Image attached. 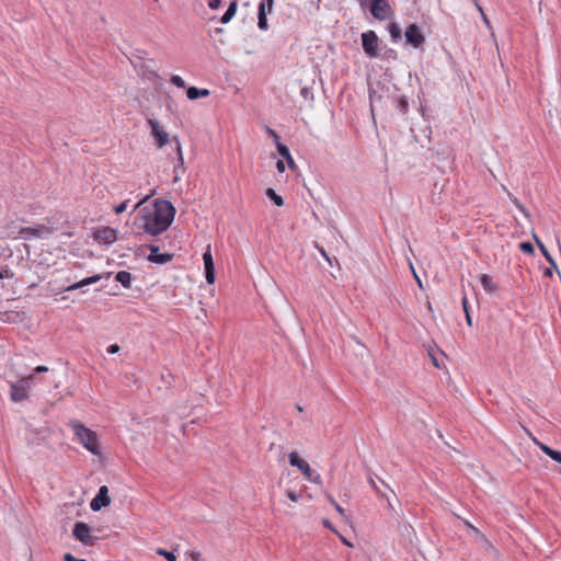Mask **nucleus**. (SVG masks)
<instances>
[{
    "label": "nucleus",
    "mask_w": 561,
    "mask_h": 561,
    "mask_svg": "<svg viewBox=\"0 0 561 561\" xmlns=\"http://www.w3.org/2000/svg\"><path fill=\"white\" fill-rule=\"evenodd\" d=\"M76 438L93 455H100V445L98 435L94 431L88 428L79 421H71L69 423Z\"/></svg>",
    "instance_id": "nucleus-2"
},
{
    "label": "nucleus",
    "mask_w": 561,
    "mask_h": 561,
    "mask_svg": "<svg viewBox=\"0 0 561 561\" xmlns=\"http://www.w3.org/2000/svg\"><path fill=\"white\" fill-rule=\"evenodd\" d=\"M404 36H405L407 43L412 45L415 48L422 46L425 42V37L422 34L420 27L414 23L410 24L405 28Z\"/></svg>",
    "instance_id": "nucleus-9"
},
{
    "label": "nucleus",
    "mask_w": 561,
    "mask_h": 561,
    "mask_svg": "<svg viewBox=\"0 0 561 561\" xmlns=\"http://www.w3.org/2000/svg\"><path fill=\"white\" fill-rule=\"evenodd\" d=\"M149 249H150V253L148 255V260L152 263L165 264L173 259V254L160 253L159 247H157V245H150Z\"/></svg>",
    "instance_id": "nucleus-13"
},
{
    "label": "nucleus",
    "mask_w": 561,
    "mask_h": 561,
    "mask_svg": "<svg viewBox=\"0 0 561 561\" xmlns=\"http://www.w3.org/2000/svg\"><path fill=\"white\" fill-rule=\"evenodd\" d=\"M13 272L7 266H0V279H9L13 277Z\"/></svg>",
    "instance_id": "nucleus-31"
},
{
    "label": "nucleus",
    "mask_w": 561,
    "mask_h": 561,
    "mask_svg": "<svg viewBox=\"0 0 561 561\" xmlns=\"http://www.w3.org/2000/svg\"><path fill=\"white\" fill-rule=\"evenodd\" d=\"M480 282H481L483 289L486 293H490V294L495 293L499 288L497 285L492 280V278L486 274L481 275Z\"/></svg>",
    "instance_id": "nucleus-19"
},
{
    "label": "nucleus",
    "mask_w": 561,
    "mask_h": 561,
    "mask_svg": "<svg viewBox=\"0 0 561 561\" xmlns=\"http://www.w3.org/2000/svg\"><path fill=\"white\" fill-rule=\"evenodd\" d=\"M115 279L121 283L125 288H129L131 285L133 276L127 271H121L116 274Z\"/></svg>",
    "instance_id": "nucleus-21"
},
{
    "label": "nucleus",
    "mask_w": 561,
    "mask_h": 561,
    "mask_svg": "<svg viewBox=\"0 0 561 561\" xmlns=\"http://www.w3.org/2000/svg\"><path fill=\"white\" fill-rule=\"evenodd\" d=\"M127 204H128V201H124L122 202L119 205H117L115 208H114V211L116 214H122L124 213L126 209H127Z\"/></svg>",
    "instance_id": "nucleus-36"
},
{
    "label": "nucleus",
    "mask_w": 561,
    "mask_h": 561,
    "mask_svg": "<svg viewBox=\"0 0 561 561\" xmlns=\"http://www.w3.org/2000/svg\"><path fill=\"white\" fill-rule=\"evenodd\" d=\"M370 13L375 19L383 21L393 15V10L391 9L388 0H373L370 4Z\"/></svg>",
    "instance_id": "nucleus-8"
},
{
    "label": "nucleus",
    "mask_w": 561,
    "mask_h": 561,
    "mask_svg": "<svg viewBox=\"0 0 561 561\" xmlns=\"http://www.w3.org/2000/svg\"><path fill=\"white\" fill-rule=\"evenodd\" d=\"M533 238H534L537 247L539 248L540 252L542 253V255L550 263V265L557 270L558 274L560 275V271L558 270L557 263H556L554 259L551 256V254L548 251V249L546 248V245L543 244V242L538 238V236L536 233H533Z\"/></svg>",
    "instance_id": "nucleus-15"
},
{
    "label": "nucleus",
    "mask_w": 561,
    "mask_h": 561,
    "mask_svg": "<svg viewBox=\"0 0 561 561\" xmlns=\"http://www.w3.org/2000/svg\"><path fill=\"white\" fill-rule=\"evenodd\" d=\"M553 270H556V268H554V267H552V266H550V267L546 268V270L543 271V276H545V277H550V278H551V277L553 276Z\"/></svg>",
    "instance_id": "nucleus-46"
},
{
    "label": "nucleus",
    "mask_w": 561,
    "mask_h": 561,
    "mask_svg": "<svg viewBox=\"0 0 561 561\" xmlns=\"http://www.w3.org/2000/svg\"><path fill=\"white\" fill-rule=\"evenodd\" d=\"M466 321L469 325H472V320L469 312L466 313Z\"/></svg>",
    "instance_id": "nucleus-55"
},
{
    "label": "nucleus",
    "mask_w": 561,
    "mask_h": 561,
    "mask_svg": "<svg viewBox=\"0 0 561 561\" xmlns=\"http://www.w3.org/2000/svg\"><path fill=\"white\" fill-rule=\"evenodd\" d=\"M519 249H520L522 252L527 253V254H534L535 253L534 245L530 242H522V243H519Z\"/></svg>",
    "instance_id": "nucleus-28"
},
{
    "label": "nucleus",
    "mask_w": 561,
    "mask_h": 561,
    "mask_svg": "<svg viewBox=\"0 0 561 561\" xmlns=\"http://www.w3.org/2000/svg\"><path fill=\"white\" fill-rule=\"evenodd\" d=\"M471 1H472V3L476 5V8L478 9V11L481 13V15H482V18H483L484 22H485V23H489V21H488V19H486V15L484 14V12H483V10H482V8H481L480 3H479V0H471Z\"/></svg>",
    "instance_id": "nucleus-38"
},
{
    "label": "nucleus",
    "mask_w": 561,
    "mask_h": 561,
    "mask_svg": "<svg viewBox=\"0 0 561 561\" xmlns=\"http://www.w3.org/2000/svg\"><path fill=\"white\" fill-rule=\"evenodd\" d=\"M221 5V0H208V7L211 10H217Z\"/></svg>",
    "instance_id": "nucleus-40"
},
{
    "label": "nucleus",
    "mask_w": 561,
    "mask_h": 561,
    "mask_svg": "<svg viewBox=\"0 0 561 561\" xmlns=\"http://www.w3.org/2000/svg\"><path fill=\"white\" fill-rule=\"evenodd\" d=\"M73 537L85 546H93L98 537L91 535V529L88 524L77 522L72 529Z\"/></svg>",
    "instance_id": "nucleus-5"
},
{
    "label": "nucleus",
    "mask_w": 561,
    "mask_h": 561,
    "mask_svg": "<svg viewBox=\"0 0 561 561\" xmlns=\"http://www.w3.org/2000/svg\"><path fill=\"white\" fill-rule=\"evenodd\" d=\"M210 94L208 89H198V98H206Z\"/></svg>",
    "instance_id": "nucleus-45"
},
{
    "label": "nucleus",
    "mask_w": 561,
    "mask_h": 561,
    "mask_svg": "<svg viewBox=\"0 0 561 561\" xmlns=\"http://www.w3.org/2000/svg\"><path fill=\"white\" fill-rule=\"evenodd\" d=\"M286 495L293 502H297L299 500V495L295 491H293V490H288L286 492Z\"/></svg>",
    "instance_id": "nucleus-39"
},
{
    "label": "nucleus",
    "mask_w": 561,
    "mask_h": 561,
    "mask_svg": "<svg viewBox=\"0 0 561 561\" xmlns=\"http://www.w3.org/2000/svg\"><path fill=\"white\" fill-rule=\"evenodd\" d=\"M237 9H238L237 0L231 1L227 11L221 16L220 22L224 24L229 23L232 20V18L236 15Z\"/></svg>",
    "instance_id": "nucleus-20"
},
{
    "label": "nucleus",
    "mask_w": 561,
    "mask_h": 561,
    "mask_svg": "<svg viewBox=\"0 0 561 561\" xmlns=\"http://www.w3.org/2000/svg\"><path fill=\"white\" fill-rule=\"evenodd\" d=\"M276 169L278 172L283 173L285 171V164L282 160H278L276 163Z\"/></svg>",
    "instance_id": "nucleus-50"
},
{
    "label": "nucleus",
    "mask_w": 561,
    "mask_h": 561,
    "mask_svg": "<svg viewBox=\"0 0 561 561\" xmlns=\"http://www.w3.org/2000/svg\"><path fill=\"white\" fill-rule=\"evenodd\" d=\"M93 238L100 243L112 244L117 240V230L112 227H99L93 231Z\"/></svg>",
    "instance_id": "nucleus-10"
},
{
    "label": "nucleus",
    "mask_w": 561,
    "mask_h": 561,
    "mask_svg": "<svg viewBox=\"0 0 561 561\" xmlns=\"http://www.w3.org/2000/svg\"><path fill=\"white\" fill-rule=\"evenodd\" d=\"M389 33L393 41L401 39V30L397 23H391L389 25Z\"/></svg>",
    "instance_id": "nucleus-26"
},
{
    "label": "nucleus",
    "mask_w": 561,
    "mask_h": 561,
    "mask_svg": "<svg viewBox=\"0 0 561 561\" xmlns=\"http://www.w3.org/2000/svg\"><path fill=\"white\" fill-rule=\"evenodd\" d=\"M342 541H343L345 545L351 546V543L347 541V539H345V538H343V537H342Z\"/></svg>",
    "instance_id": "nucleus-60"
},
{
    "label": "nucleus",
    "mask_w": 561,
    "mask_h": 561,
    "mask_svg": "<svg viewBox=\"0 0 561 561\" xmlns=\"http://www.w3.org/2000/svg\"><path fill=\"white\" fill-rule=\"evenodd\" d=\"M190 557L193 561H202V554L198 551L190 552Z\"/></svg>",
    "instance_id": "nucleus-42"
},
{
    "label": "nucleus",
    "mask_w": 561,
    "mask_h": 561,
    "mask_svg": "<svg viewBox=\"0 0 561 561\" xmlns=\"http://www.w3.org/2000/svg\"><path fill=\"white\" fill-rule=\"evenodd\" d=\"M461 304H462V308H463L465 313L469 312V309H468V298L466 296L462 297Z\"/></svg>",
    "instance_id": "nucleus-48"
},
{
    "label": "nucleus",
    "mask_w": 561,
    "mask_h": 561,
    "mask_svg": "<svg viewBox=\"0 0 561 561\" xmlns=\"http://www.w3.org/2000/svg\"><path fill=\"white\" fill-rule=\"evenodd\" d=\"M514 204L520 213H523L526 217H529L528 210L525 208L523 204L518 202V199H514Z\"/></svg>",
    "instance_id": "nucleus-37"
},
{
    "label": "nucleus",
    "mask_w": 561,
    "mask_h": 561,
    "mask_svg": "<svg viewBox=\"0 0 561 561\" xmlns=\"http://www.w3.org/2000/svg\"><path fill=\"white\" fill-rule=\"evenodd\" d=\"M533 440L545 455L550 457L552 460L561 463V451L552 449L548 445L539 442L537 438H533Z\"/></svg>",
    "instance_id": "nucleus-14"
},
{
    "label": "nucleus",
    "mask_w": 561,
    "mask_h": 561,
    "mask_svg": "<svg viewBox=\"0 0 561 561\" xmlns=\"http://www.w3.org/2000/svg\"><path fill=\"white\" fill-rule=\"evenodd\" d=\"M378 481L380 482L381 485H383L385 488H389L388 484L381 479V478H378Z\"/></svg>",
    "instance_id": "nucleus-58"
},
{
    "label": "nucleus",
    "mask_w": 561,
    "mask_h": 561,
    "mask_svg": "<svg viewBox=\"0 0 561 561\" xmlns=\"http://www.w3.org/2000/svg\"><path fill=\"white\" fill-rule=\"evenodd\" d=\"M431 357H432V363L435 367H439V363L437 360V358L435 356H433L431 353H430Z\"/></svg>",
    "instance_id": "nucleus-53"
},
{
    "label": "nucleus",
    "mask_w": 561,
    "mask_h": 561,
    "mask_svg": "<svg viewBox=\"0 0 561 561\" xmlns=\"http://www.w3.org/2000/svg\"><path fill=\"white\" fill-rule=\"evenodd\" d=\"M64 561H77L78 559H76L71 553H65L64 554Z\"/></svg>",
    "instance_id": "nucleus-52"
},
{
    "label": "nucleus",
    "mask_w": 561,
    "mask_h": 561,
    "mask_svg": "<svg viewBox=\"0 0 561 561\" xmlns=\"http://www.w3.org/2000/svg\"><path fill=\"white\" fill-rule=\"evenodd\" d=\"M323 525L329 529H333L331 523L328 519H323Z\"/></svg>",
    "instance_id": "nucleus-56"
},
{
    "label": "nucleus",
    "mask_w": 561,
    "mask_h": 561,
    "mask_svg": "<svg viewBox=\"0 0 561 561\" xmlns=\"http://www.w3.org/2000/svg\"><path fill=\"white\" fill-rule=\"evenodd\" d=\"M268 134H270V136H272V137H273V139L275 140V144H276V145H277V142H280V141H279V136H278V135H277L273 129H270V128H268Z\"/></svg>",
    "instance_id": "nucleus-49"
},
{
    "label": "nucleus",
    "mask_w": 561,
    "mask_h": 561,
    "mask_svg": "<svg viewBox=\"0 0 561 561\" xmlns=\"http://www.w3.org/2000/svg\"><path fill=\"white\" fill-rule=\"evenodd\" d=\"M170 82L178 88H185V81L178 75H173Z\"/></svg>",
    "instance_id": "nucleus-30"
},
{
    "label": "nucleus",
    "mask_w": 561,
    "mask_h": 561,
    "mask_svg": "<svg viewBox=\"0 0 561 561\" xmlns=\"http://www.w3.org/2000/svg\"><path fill=\"white\" fill-rule=\"evenodd\" d=\"M262 5L264 8V11H266L267 13H272L274 0H261L257 8H261Z\"/></svg>",
    "instance_id": "nucleus-29"
},
{
    "label": "nucleus",
    "mask_w": 561,
    "mask_h": 561,
    "mask_svg": "<svg viewBox=\"0 0 561 561\" xmlns=\"http://www.w3.org/2000/svg\"><path fill=\"white\" fill-rule=\"evenodd\" d=\"M368 482H369L370 486L375 490V492H376L379 496H382V497L385 496V494H383V493L381 492V490L379 489L378 483L375 481V479H374L371 476H369V478H368Z\"/></svg>",
    "instance_id": "nucleus-35"
},
{
    "label": "nucleus",
    "mask_w": 561,
    "mask_h": 561,
    "mask_svg": "<svg viewBox=\"0 0 561 561\" xmlns=\"http://www.w3.org/2000/svg\"><path fill=\"white\" fill-rule=\"evenodd\" d=\"M34 382V376L21 378L15 382H10V398L13 402H21L28 398V390Z\"/></svg>",
    "instance_id": "nucleus-3"
},
{
    "label": "nucleus",
    "mask_w": 561,
    "mask_h": 561,
    "mask_svg": "<svg viewBox=\"0 0 561 561\" xmlns=\"http://www.w3.org/2000/svg\"><path fill=\"white\" fill-rule=\"evenodd\" d=\"M308 94H309V89L308 88H302L301 89V95L307 98Z\"/></svg>",
    "instance_id": "nucleus-54"
},
{
    "label": "nucleus",
    "mask_w": 561,
    "mask_h": 561,
    "mask_svg": "<svg viewBox=\"0 0 561 561\" xmlns=\"http://www.w3.org/2000/svg\"><path fill=\"white\" fill-rule=\"evenodd\" d=\"M334 508L336 510V512H337L342 517H345V516H346V515H345V510H344V508H343L339 503H336V504L334 505Z\"/></svg>",
    "instance_id": "nucleus-47"
},
{
    "label": "nucleus",
    "mask_w": 561,
    "mask_h": 561,
    "mask_svg": "<svg viewBox=\"0 0 561 561\" xmlns=\"http://www.w3.org/2000/svg\"><path fill=\"white\" fill-rule=\"evenodd\" d=\"M157 553L159 556L164 557L168 561H176V556L172 551H167L164 549H158Z\"/></svg>",
    "instance_id": "nucleus-27"
},
{
    "label": "nucleus",
    "mask_w": 561,
    "mask_h": 561,
    "mask_svg": "<svg viewBox=\"0 0 561 561\" xmlns=\"http://www.w3.org/2000/svg\"><path fill=\"white\" fill-rule=\"evenodd\" d=\"M396 106H397V110L399 111V113L404 115L409 108V103H408L407 98L405 96L398 98Z\"/></svg>",
    "instance_id": "nucleus-25"
},
{
    "label": "nucleus",
    "mask_w": 561,
    "mask_h": 561,
    "mask_svg": "<svg viewBox=\"0 0 561 561\" xmlns=\"http://www.w3.org/2000/svg\"><path fill=\"white\" fill-rule=\"evenodd\" d=\"M46 371H48V367L44 366V365L37 366L35 368V373H37V374H42V373H46Z\"/></svg>",
    "instance_id": "nucleus-51"
},
{
    "label": "nucleus",
    "mask_w": 561,
    "mask_h": 561,
    "mask_svg": "<svg viewBox=\"0 0 561 561\" xmlns=\"http://www.w3.org/2000/svg\"><path fill=\"white\" fill-rule=\"evenodd\" d=\"M288 459H289L290 466L298 468L301 471L302 476L307 480H309V481H311V482H313L316 484H321L322 483V479H321L320 474L316 473L310 468L309 463L307 461H305L304 459L299 458L296 453H294V451L290 453L288 455Z\"/></svg>",
    "instance_id": "nucleus-4"
},
{
    "label": "nucleus",
    "mask_w": 561,
    "mask_h": 561,
    "mask_svg": "<svg viewBox=\"0 0 561 561\" xmlns=\"http://www.w3.org/2000/svg\"><path fill=\"white\" fill-rule=\"evenodd\" d=\"M328 499L333 506L337 503L331 495H329Z\"/></svg>",
    "instance_id": "nucleus-57"
},
{
    "label": "nucleus",
    "mask_w": 561,
    "mask_h": 561,
    "mask_svg": "<svg viewBox=\"0 0 561 561\" xmlns=\"http://www.w3.org/2000/svg\"><path fill=\"white\" fill-rule=\"evenodd\" d=\"M296 409H297L299 412H302V408H301L299 404H297V405H296Z\"/></svg>",
    "instance_id": "nucleus-61"
},
{
    "label": "nucleus",
    "mask_w": 561,
    "mask_h": 561,
    "mask_svg": "<svg viewBox=\"0 0 561 561\" xmlns=\"http://www.w3.org/2000/svg\"><path fill=\"white\" fill-rule=\"evenodd\" d=\"M203 261H204V267L205 268H213V267H215L213 255H211V252H210V245L207 247V250L203 254Z\"/></svg>",
    "instance_id": "nucleus-24"
},
{
    "label": "nucleus",
    "mask_w": 561,
    "mask_h": 561,
    "mask_svg": "<svg viewBox=\"0 0 561 561\" xmlns=\"http://www.w3.org/2000/svg\"><path fill=\"white\" fill-rule=\"evenodd\" d=\"M175 208L167 199H157L152 211L142 216V229L150 236H158L164 232L173 222Z\"/></svg>",
    "instance_id": "nucleus-1"
},
{
    "label": "nucleus",
    "mask_w": 561,
    "mask_h": 561,
    "mask_svg": "<svg viewBox=\"0 0 561 561\" xmlns=\"http://www.w3.org/2000/svg\"><path fill=\"white\" fill-rule=\"evenodd\" d=\"M186 95L192 101L197 100L198 99V88H196V87L187 88Z\"/></svg>",
    "instance_id": "nucleus-32"
},
{
    "label": "nucleus",
    "mask_w": 561,
    "mask_h": 561,
    "mask_svg": "<svg viewBox=\"0 0 561 561\" xmlns=\"http://www.w3.org/2000/svg\"><path fill=\"white\" fill-rule=\"evenodd\" d=\"M266 196L274 202V204L278 207L284 205V199L280 195H278L275 190L268 187L265 192Z\"/></svg>",
    "instance_id": "nucleus-23"
},
{
    "label": "nucleus",
    "mask_w": 561,
    "mask_h": 561,
    "mask_svg": "<svg viewBox=\"0 0 561 561\" xmlns=\"http://www.w3.org/2000/svg\"><path fill=\"white\" fill-rule=\"evenodd\" d=\"M176 153H178V165L175 167V170H174L175 172H176L178 168L183 167V164H184V158H183L182 148H181L180 144H178V146H176Z\"/></svg>",
    "instance_id": "nucleus-34"
},
{
    "label": "nucleus",
    "mask_w": 561,
    "mask_h": 561,
    "mask_svg": "<svg viewBox=\"0 0 561 561\" xmlns=\"http://www.w3.org/2000/svg\"><path fill=\"white\" fill-rule=\"evenodd\" d=\"M466 528L470 531L474 541L481 546V548L489 554L496 553V549L493 543L486 538L484 534H482L476 526H473L470 522H463Z\"/></svg>",
    "instance_id": "nucleus-6"
},
{
    "label": "nucleus",
    "mask_w": 561,
    "mask_h": 561,
    "mask_svg": "<svg viewBox=\"0 0 561 561\" xmlns=\"http://www.w3.org/2000/svg\"><path fill=\"white\" fill-rule=\"evenodd\" d=\"M257 26L262 31H266L268 28L267 23V12L264 11L263 5L261 8H257Z\"/></svg>",
    "instance_id": "nucleus-22"
},
{
    "label": "nucleus",
    "mask_w": 561,
    "mask_h": 561,
    "mask_svg": "<svg viewBox=\"0 0 561 561\" xmlns=\"http://www.w3.org/2000/svg\"><path fill=\"white\" fill-rule=\"evenodd\" d=\"M150 196L147 195L145 196L144 198H141L135 206H134V209L131 213H134L136 209H138L144 203H146L148 201Z\"/></svg>",
    "instance_id": "nucleus-44"
},
{
    "label": "nucleus",
    "mask_w": 561,
    "mask_h": 561,
    "mask_svg": "<svg viewBox=\"0 0 561 561\" xmlns=\"http://www.w3.org/2000/svg\"><path fill=\"white\" fill-rule=\"evenodd\" d=\"M43 232H49L48 228L45 226H38L36 228L33 227H24L21 228L20 233L25 238L30 239L33 237H38Z\"/></svg>",
    "instance_id": "nucleus-16"
},
{
    "label": "nucleus",
    "mask_w": 561,
    "mask_h": 561,
    "mask_svg": "<svg viewBox=\"0 0 561 561\" xmlns=\"http://www.w3.org/2000/svg\"><path fill=\"white\" fill-rule=\"evenodd\" d=\"M276 148H277L278 153L287 161L288 168L295 169L296 163L290 154L288 147L282 142H277Z\"/></svg>",
    "instance_id": "nucleus-17"
},
{
    "label": "nucleus",
    "mask_w": 561,
    "mask_h": 561,
    "mask_svg": "<svg viewBox=\"0 0 561 561\" xmlns=\"http://www.w3.org/2000/svg\"><path fill=\"white\" fill-rule=\"evenodd\" d=\"M316 248L319 250V252L321 253V255L330 263L332 264L331 262V257L328 255V253L325 252V250L320 247L318 243H316Z\"/></svg>",
    "instance_id": "nucleus-41"
},
{
    "label": "nucleus",
    "mask_w": 561,
    "mask_h": 561,
    "mask_svg": "<svg viewBox=\"0 0 561 561\" xmlns=\"http://www.w3.org/2000/svg\"><path fill=\"white\" fill-rule=\"evenodd\" d=\"M362 45L369 58L378 56L379 38L374 31H367L362 34Z\"/></svg>",
    "instance_id": "nucleus-7"
},
{
    "label": "nucleus",
    "mask_w": 561,
    "mask_h": 561,
    "mask_svg": "<svg viewBox=\"0 0 561 561\" xmlns=\"http://www.w3.org/2000/svg\"><path fill=\"white\" fill-rule=\"evenodd\" d=\"M205 277L208 284L215 283V267L205 268Z\"/></svg>",
    "instance_id": "nucleus-33"
},
{
    "label": "nucleus",
    "mask_w": 561,
    "mask_h": 561,
    "mask_svg": "<svg viewBox=\"0 0 561 561\" xmlns=\"http://www.w3.org/2000/svg\"><path fill=\"white\" fill-rule=\"evenodd\" d=\"M100 276L99 275H94V276H90V277H87V278H83L81 279L80 282H77L72 285H69L68 287L65 288L66 291H71V290H75V289H79L83 286H87V285H91V284H94L96 282L100 280Z\"/></svg>",
    "instance_id": "nucleus-18"
},
{
    "label": "nucleus",
    "mask_w": 561,
    "mask_h": 561,
    "mask_svg": "<svg viewBox=\"0 0 561 561\" xmlns=\"http://www.w3.org/2000/svg\"><path fill=\"white\" fill-rule=\"evenodd\" d=\"M111 499L108 496V489L106 485H102L99 489L96 496L91 501L90 507L93 512L100 511L102 507L108 506Z\"/></svg>",
    "instance_id": "nucleus-12"
},
{
    "label": "nucleus",
    "mask_w": 561,
    "mask_h": 561,
    "mask_svg": "<svg viewBox=\"0 0 561 561\" xmlns=\"http://www.w3.org/2000/svg\"><path fill=\"white\" fill-rule=\"evenodd\" d=\"M119 351V346L117 344H112L107 347L108 354H115Z\"/></svg>",
    "instance_id": "nucleus-43"
},
{
    "label": "nucleus",
    "mask_w": 561,
    "mask_h": 561,
    "mask_svg": "<svg viewBox=\"0 0 561 561\" xmlns=\"http://www.w3.org/2000/svg\"><path fill=\"white\" fill-rule=\"evenodd\" d=\"M148 124L151 127V135L154 137L159 148H162L169 142V135L162 129L159 122L152 118L148 119Z\"/></svg>",
    "instance_id": "nucleus-11"
},
{
    "label": "nucleus",
    "mask_w": 561,
    "mask_h": 561,
    "mask_svg": "<svg viewBox=\"0 0 561 561\" xmlns=\"http://www.w3.org/2000/svg\"><path fill=\"white\" fill-rule=\"evenodd\" d=\"M414 276H415V278L417 280L419 286L422 287L421 279L417 277V275L415 273H414Z\"/></svg>",
    "instance_id": "nucleus-59"
}]
</instances>
